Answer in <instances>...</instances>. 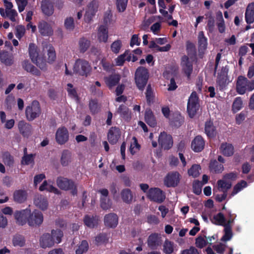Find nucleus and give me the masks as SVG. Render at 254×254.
I'll list each match as a JSON object with an SVG mask.
<instances>
[{
	"mask_svg": "<svg viewBox=\"0 0 254 254\" xmlns=\"http://www.w3.org/2000/svg\"><path fill=\"white\" fill-rule=\"evenodd\" d=\"M148 72L147 69L143 66L137 68L135 72V82L140 90H143L147 84L148 79Z\"/></svg>",
	"mask_w": 254,
	"mask_h": 254,
	"instance_id": "nucleus-1",
	"label": "nucleus"
},
{
	"mask_svg": "<svg viewBox=\"0 0 254 254\" xmlns=\"http://www.w3.org/2000/svg\"><path fill=\"white\" fill-rule=\"evenodd\" d=\"M56 182L57 186L61 189L65 190H70L72 195L77 194V186L72 180L60 176L58 177Z\"/></svg>",
	"mask_w": 254,
	"mask_h": 254,
	"instance_id": "nucleus-2",
	"label": "nucleus"
},
{
	"mask_svg": "<svg viewBox=\"0 0 254 254\" xmlns=\"http://www.w3.org/2000/svg\"><path fill=\"white\" fill-rule=\"evenodd\" d=\"M198 101V98L196 92H193L189 99L187 106V111L191 118L194 117L199 109Z\"/></svg>",
	"mask_w": 254,
	"mask_h": 254,
	"instance_id": "nucleus-3",
	"label": "nucleus"
},
{
	"mask_svg": "<svg viewBox=\"0 0 254 254\" xmlns=\"http://www.w3.org/2000/svg\"><path fill=\"white\" fill-rule=\"evenodd\" d=\"M91 70L89 63L84 60L77 59L73 66V71L80 75L87 76Z\"/></svg>",
	"mask_w": 254,
	"mask_h": 254,
	"instance_id": "nucleus-4",
	"label": "nucleus"
},
{
	"mask_svg": "<svg viewBox=\"0 0 254 254\" xmlns=\"http://www.w3.org/2000/svg\"><path fill=\"white\" fill-rule=\"evenodd\" d=\"M41 113V111L39 103L36 100L33 101L31 105L27 107L26 108V116L27 120L29 121H33L34 119L39 117Z\"/></svg>",
	"mask_w": 254,
	"mask_h": 254,
	"instance_id": "nucleus-5",
	"label": "nucleus"
},
{
	"mask_svg": "<svg viewBox=\"0 0 254 254\" xmlns=\"http://www.w3.org/2000/svg\"><path fill=\"white\" fill-rule=\"evenodd\" d=\"M147 197L153 201L160 203L164 201L165 194L160 189L154 188L149 190Z\"/></svg>",
	"mask_w": 254,
	"mask_h": 254,
	"instance_id": "nucleus-6",
	"label": "nucleus"
},
{
	"mask_svg": "<svg viewBox=\"0 0 254 254\" xmlns=\"http://www.w3.org/2000/svg\"><path fill=\"white\" fill-rule=\"evenodd\" d=\"M158 143L162 149L169 150L173 146V140L172 136L165 131L160 133L158 137Z\"/></svg>",
	"mask_w": 254,
	"mask_h": 254,
	"instance_id": "nucleus-7",
	"label": "nucleus"
},
{
	"mask_svg": "<svg viewBox=\"0 0 254 254\" xmlns=\"http://www.w3.org/2000/svg\"><path fill=\"white\" fill-rule=\"evenodd\" d=\"M43 221V216L42 213L35 210L30 214L28 219V223L30 226H36L40 225Z\"/></svg>",
	"mask_w": 254,
	"mask_h": 254,
	"instance_id": "nucleus-8",
	"label": "nucleus"
},
{
	"mask_svg": "<svg viewBox=\"0 0 254 254\" xmlns=\"http://www.w3.org/2000/svg\"><path fill=\"white\" fill-rule=\"evenodd\" d=\"M30 214V210L29 209L16 211L14 213L16 223L19 225H24L27 222H28V219Z\"/></svg>",
	"mask_w": 254,
	"mask_h": 254,
	"instance_id": "nucleus-9",
	"label": "nucleus"
},
{
	"mask_svg": "<svg viewBox=\"0 0 254 254\" xmlns=\"http://www.w3.org/2000/svg\"><path fill=\"white\" fill-rule=\"evenodd\" d=\"M98 2L96 0H93L89 3L84 17L86 22L89 23L91 21L98 10Z\"/></svg>",
	"mask_w": 254,
	"mask_h": 254,
	"instance_id": "nucleus-10",
	"label": "nucleus"
},
{
	"mask_svg": "<svg viewBox=\"0 0 254 254\" xmlns=\"http://www.w3.org/2000/svg\"><path fill=\"white\" fill-rule=\"evenodd\" d=\"M180 182V174L178 172L169 173L164 179V184L168 187H175Z\"/></svg>",
	"mask_w": 254,
	"mask_h": 254,
	"instance_id": "nucleus-11",
	"label": "nucleus"
},
{
	"mask_svg": "<svg viewBox=\"0 0 254 254\" xmlns=\"http://www.w3.org/2000/svg\"><path fill=\"white\" fill-rule=\"evenodd\" d=\"M56 139L59 144H64L68 140V132L65 127H60L56 133Z\"/></svg>",
	"mask_w": 254,
	"mask_h": 254,
	"instance_id": "nucleus-12",
	"label": "nucleus"
},
{
	"mask_svg": "<svg viewBox=\"0 0 254 254\" xmlns=\"http://www.w3.org/2000/svg\"><path fill=\"white\" fill-rule=\"evenodd\" d=\"M104 221L106 227L114 228L118 224V217L116 214L110 213L105 216Z\"/></svg>",
	"mask_w": 254,
	"mask_h": 254,
	"instance_id": "nucleus-13",
	"label": "nucleus"
},
{
	"mask_svg": "<svg viewBox=\"0 0 254 254\" xmlns=\"http://www.w3.org/2000/svg\"><path fill=\"white\" fill-rule=\"evenodd\" d=\"M40 247L43 249L51 248L54 245L55 241L49 233H45L40 238Z\"/></svg>",
	"mask_w": 254,
	"mask_h": 254,
	"instance_id": "nucleus-14",
	"label": "nucleus"
},
{
	"mask_svg": "<svg viewBox=\"0 0 254 254\" xmlns=\"http://www.w3.org/2000/svg\"><path fill=\"white\" fill-rule=\"evenodd\" d=\"M38 28L40 33L43 36H50L53 34V30L51 25L45 21H40Z\"/></svg>",
	"mask_w": 254,
	"mask_h": 254,
	"instance_id": "nucleus-15",
	"label": "nucleus"
},
{
	"mask_svg": "<svg viewBox=\"0 0 254 254\" xmlns=\"http://www.w3.org/2000/svg\"><path fill=\"white\" fill-rule=\"evenodd\" d=\"M107 137L111 144H116L121 137L120 129L118 127H112L108 131Z\"/></svg>",
	"mask_w": 254,
	"mask_h": 254,
	"instance_id": "nucleus-16",
	"label": "nucleus"
},
{
	"mask_svg": "<svg viewBox=\"0 0 254 254\" xmlns=\"http://www.w3.org/2000/svg\"><path fill=\"white\" fill-rule=\"evenodd\" d=\"M248 79L244 76H239L238 78L236 84V90L238 93L240 94H244L246 93L248 88Z\"/></svg>",
	"mask_w": 254,
	"mask_h": 254,
	"instance_id": "nucleus-17",
	"label": "nucleus"
},
{
	"mask_svg": "<svg viewBox=\"0 0 254 254\" xmlns=\"http://www.w3.org/2000/svg\"><path fill=\"white\" fill-rule=\"evenodd\" d=\"M162 241L161 238L157 234H152L148 238L147 244L152 250H155L157 247L161 245Z\"/></svg>",
	"mask_w": 254,
	"mask_h": 254,
	"instance_id": "nucleus-18",
	"label": "nucleus"
},
{
	"mask_svg": "<svg viewBox=\"0 0 254 254\" xmlns=\"http://www.w3.org/2000/svg\"><path fill=\"white\" fill-rule=\"evenodd\" d=\"M41 9L43 13L47 16L52 15L54 11L52 2L49 0H44L41 2Z\"/></svg>",
	"mask_w": 254,
	"mask_h": 254,
	"instance_id": "nucleus-19",
	"label": "nucleus"
},
{
	"mask_svg": "<svg viewBox=\"0 0 254 254\" xmlns=\"http://www.w3.org/2000/svg\"><path fill=\"white\" fill-rule=\"evenodd\" d=\"M181 64L183 70L189 78L192 70V64L187 56L185 55L182 57Z\"/></svg>",
	"mask_w": 254,
	"mask_h": 254,
	"instance_id": "nucleus-20",
	"label": "nucleus"
},
{
	"mask_svg": "<svg viewBox=\"0 0 254 254\" xmlns=\"http://www.w3.org/2000/svg\"><path fill=\"white\" fill-rule=\"evenodd\" d=\"M204 141L201 136H197L192 140L191 148L195 152H200L204 148Z\"/></svg>",
	"mask_w": 254,
	"mask_h": 254,
	"instance_id": "nucleus-21",
	"label": "nucleus"
},
{
	"mask_svg": "<svg viewBox=\"0 0 254 254\" xmlns=\"http://www.w3.org/2000/svg\"><path fill=\"white\" fill-rule=\"evenodd\" d=\"M13 197L15 202L21 203L26 201L27 193L26 190H16L13 193Z\"/></svg>",
	"mask_w": 254,
	"mask_h": 254,
	"instance_id": "nucleus-22",
	"label": "nucleus"
},
{
	"mask_svg": "<svg viewBox=\"0 0 254 254\" xmlns=\"http://www.w3.org/2000/svg\"><path fill=\"white\" fill-rule=\"evenodd\" d=\"M246 21L247 23L251 24L254 22V2L250 3L246 10Z\"/></svg>",
	"mask_w": 254,
	"mask_h": 254,
	"instance_id": "nucleus-23",
	"label": "nucleus"
},
{
	"mask_svg": "<svg viewBox=\"0 0 254 254\" xmlns=\"http://www.w3.org/2000/svg\"><path fill=\"white\" fill-rule=\"evenodd\" d=\"M144 118L145 121L149 126L155 127L156 126L157 122L155 118L150 109L148 108L146 110Z\"/></svg>",
	"mask_w": 254,
	"mask_h": 254,
	"instance_id": "nucleus-24",
	"label": "nucleus"
},
{
	"mask_svg": "<svg viewBox=\"0 0 254 254\" xmlns=\"http://www.w3.org/2000/svg\"><path fill=\"white\" fill-rule=\"evenodd\" d=\"M43 50L48 53V61L49 63H52L56 59V53L54 47L51 45L46 43L43 46Z\"/></svg>",
	"mask_w": 254,
	"mask_h": 254,
	"instance_id": "nucleus-25",
	"label": "nucleus"
},
{
	"mask_svg": "<svg viewBox=\"0 0 254 254\" xmlns=\"http://www.w3.org/2000/svg\"><path fill=\"white\" fill-rule=\"evenodd\" d=\"M22 67L27 72L34 75L37 76L40 75V71L27 60H25L22 62Z\"/></svg>",
	"mask_w": 254,
	"mask_h": 254,
	"instance_id": "nucleus-26",
	"label": "nucleus"
},
{
	"mask_svg": "<svg viewBox=\"0 0 254 254\" xmlns=\"http://www.w3.org/2000/svg\"><path fill=\"white\" fill-rule=\"evenodd\" d=\"M220 150L222 153L226 156H231L233 155L234 148L231 144L223 143L220 146Z\"/></svg>",
	"mask_w": 254,
	"mask_h": 254,
	"instance_id": "nucleus-27",
	"label": "nucleus"
},
{
	"mask_svg": "<svg viewBox=\"0 0 254 254\" xmlns=\"http://www.w3.org/2000/svg\"><path fill=\"white\" fill-rule=\"evenodd\" d=\"M105 81L107 85L110 87L116 85L120 80V76L118 74H112L108 77L104 78Z\"/></svg>",
	"mask_w": 254,
	"mask_h": 254,
	"instance_id": "nucleus-28",
	"label": "nucleus"
},
{
	"mask_svg": "<svg viewBox=\"0 0 254 254\" xmlns=\"http://www.w3.org/2000/svg\"><path fill=\"white\" fill-rule=\"evenodd\" d=\"M98 38L99 42H107L108 38V32L105 25H101L98 29Z\"/></svg>",
	"mask_w": 254,
	"mask_h": 254,
	"instance_id": "nucleus-29",
	"label": "nucleus"
},
{
	"mask_svg": "<svg viewBox=\"0 0 254 254\" xmlns=\"http://www.w3.org/2000/svg\"><path fill=\"white\" fill-rule=\"evenodd\" d=\"M35 204L41 209L44 210L48 207V201L44 196L38 195L34 199Z\"/></svg>",
	"mask_w": 254,
	"mask_h": 254,
	"instance_id": "nucleus-30",
	"label": "nucleus"
},
{
	"mask_svg": "<svg viewBox=\"0 0 254 254\" xmlns=\"http://www.w3.org/2000/svg\"><path fill=\"white\" fill-rule=\"evenodd\" d=\"M121 197L123 201L127 203L130 204L132 201L133 195L131 191L128 189H125L121 191Z\"/></svg>",
	"mask_w": 254,
	"mask_h": 254,
	"instance_id": "nucleus-31",
	"label": "nucleus"
},
{
	"mask_svg": "<svg viewBox=\"0 0 254 254\" xmlns=\"http://www.w3.org/2000/svg\"><path fill=\"white\" fill-rule=\"evenodd\" d=\"M71 153L67 150L63 151L61 157V163L63 166H67L71 162Z\"/></svg>",
	"mask_w": 254,
	"mask_h": 254,
	"instance_id": "nucleus-32",
	"label": "nucleus"
},
{
	"mask_svg": "<svg viewBox=\"0 0 254 254\" xmlns=\"http://www.w3.org/2000/svg\"><path fill=\"white\" fill-rule=\"evenodd\" d=\"M209 167L210 171L215 173H220L224 170L223 165L219 164L216 160H211Z\"/></svg>",
	"mask_w": 254,
	"mask_h": 254,
	"instance_id": "nucleus-33",
	"label": "nucleus"
},
{
	"mask_svg": "<svg viewBox=\"0 0 254 254\" xmlns=\"http://www.w3.org/2000/svg\"><path fill=\"white\" fill-rule=\"evenodd\" d=\"M18 126L20 132L24 135H26L31 132L32 127L29 124L21 121L18 123Z\"/></svg>",
	"mask_w": 254,
	"mask_h": 254,
	"instance_id": "nucleus-34",
	"label": "nucleus"
},
{
	"mask_svg": "<svg viewBox=\"0 0 254 254\" xmlns=\"http://www.w3.org/2000/svg\"><path fill=\"white\" fill-rule=\"evenodd\" d=\"M228 72V69L226 67H225L222 69V72L223 74L220 75L217 79V83L219 84L221 89H223L225 87L227 84V73Z\"/></svg>",
	"mask_w": 254,
	"mask_h": 254,
	"instance_id": "nucleus-35",
	"label": "nucleus"
},
{
	"mask_svg": "<svg viewBox=\"0 0 254 254\" xmlns=\"http://www.w3.org/2000/svg\"><path fill=\"white\" fill-rule=\"evenodd\" d=\"M184 122V118L180 114H175L171 121V125L176 127H180Z\"/></svg>",
	"mask_w": 254,
	"mask_h": 254,
	"instance_id": "nucleus-36",
	"label": "nucleus"
},
{
	"mask_svg": "<svg viewBox=\"0 0 254 254\" xmlns=\"http://www.w3.org/2000/svg\"><path fill=\"white\" fill-rule=\"evenodd\" d=\"M29 53L32 62H35L39 57L37 47L33 43H30L29 46Z\"/></svg>",
	"mask_w": 254,
	"mask_h": 254,
	"instance_id": "nucleus-37",
	"label": "nucleus"
},
{
	"mask_svg": "<svg viewBox=\"0 0 254 254\" xmlns=\"http://www.w3.org/2000/svg\"><path fill=\"white\" fill-rule=\"evenodd\" d=\"M24 237L19 234H16L12 239V243L15 247H23L25 245Z\"/></svg>",
	"mask_w": 254,
	"mask_h": 254,
	"instance_id": "nucleus-38",
	"label": "nucleus"
},
{
	"mask_svg": "<svg viewBox=\"0 0 254 254\" xmlns=\"http://www.w3.org/2000/svg\"><path fill=\"white\" fill-rule=\"evenodd\" d=\"M0 60L7 65H10L13 64L12 59L6 51H3L0 53Z\"/></svg>",
	"mask_w": 254,
	"mask_h": 254,
	"instance_id": "nucleus-39",
	"label": "nucleus"
},
{
	"mask_svg": "<svg viewBox=\"0 0 254 254\" xmlns=\"http://www.w3.org/2000/svg\"><path fill=\"white\" fill-rule=\"evenodd\" d=\"M90 45V41L84 37L79 39V46L80 52L84 53L87 50Z\"/></svg>",
	"mask_w": 254,
	"mask_h": 254,
	"instance_id": "nucleus-40",
	"label": "nucleus"
},
{
	"mask_svg": "<svg viewBox=\"0 0 254 254\" xmlns=\"http://www.w3.org/2000/svg\"><path fill=\"white\" fill-rule=\"evenodd\" d=\"M205 131L209 137H212L215 135L216 131L215 127L213 126V123L210 121L207 122L205 123Z\"/></svg>",
	"mask_w": 254,
	"mask_h": 254,
	"instance_id": "nucleus-41",
	"label": "nucleus"
},
{
	"mask_svg": "<svg viewBox=\"0 0 254 254\" xmlns=\"http://www.w3.org/2000/svg\"><path fill=\"white\" fill-rule=\"evenodd\" d=\"M225 218L224 215L220 212L216 215H214L213 219H211V221L213 223L216 225H224L225 223Z\"/></svg>",
	"mask_w": 254,
	"mask_h": 254,
	"instance_id": "nucleus-42",
	"label": "nucleus"
},
{
	"mask_svg": "<svg viewBox=\"0 0 254 254\" xmlns=\"http://www.w3.org/2000/svg\"><path fill=\"white\" fill-rule=\"evenodd\" d=\"M84 222L87 227L94 228L98 224V219L93 217H90V216L86 215L84 217Z\"/></svg>",
	"mask_w": 254,
	"mask_h": 254,
	"instance_id": "nucleus-43",
	"label": "nucleus"
},
{
	"mask_svg": "<svg viewBox=\"0 0 254 254\" xmlns=\"http://www.w3.org/2000/svg\"><path fill=\"white\" fill-rule=\"evenodd\" d=\"M51 235L52 236L55 243L59 244L62 241V238L63 237V233L59 229L52 230Z\"/></svg>",
	"mask_w": 254,
	"mask_h": 254,
	"instance_id": "nucleus-44",
	"label": "nucleus"
},
{
	"mask_svg": "<svg viewBox=\"0 0 254 254\" xmlns=\"http://www.w3.org/2000/svg\"><path fill=\"white\" fill-rule=\"evenodd\" d=\"M198 38L199 50H205L207 47V40L202 31L199 32Z\"/></svg>",
	"mask_w": 254,
	"mask_h": 254,
	"instance_id": "nucleus-45",
	"label": "nucleus"
},
{
	"mask_svg": "<svg viewBox=\"0 0 254 254\" xmlns=\"http://www.w3.org/2000/svg\"><path fill=\"white\" fill-rule=\"evenodd\" d=\"M89 108L92 114L98 113L100 110V106L95 100H91L89 101Z\"/></svg>",
	"mask_w": 254,
	"mask_h": 254,
	"instance_id": "nucleus-46",
	"label": "nucleus"
},
{
	"mask_svg": "<svg viewBox=\"0 0 254 254\" xmlns=\"http://www.w3.org/2000/svg\"><path fill=\"white\" fill-rule=\"evenodd\" d=\"M117 112L125 119H128L130 118L128 109L125 105H121L118 109Z\"/></svg>",
	"mask_w": 254,
	"mask_h": 254,
	"instance_id": "nucleus-47",
	"label": "nucleus"
},
{
	"mask_svg": "<svg viewBox=\"0 0 254 254\" xmlns=\"http://www.w3.org/2000/svg\"><path fill=\"white\" fill-rule=\"evenodd\" d=\"M112 201L107 197H101L100 199V206L105 210L109 209L112 207Z\"/></svg>",
	"mask_w": 254,
	"mask_h": 254,
	"instance_id": "nucleus-48",
	"label": "nucleus"
},
{
	"mask_svg": "<svg viewBox=\"0 0 254 254\" xmlns=\"http://www.w3.org/2000/svg\"><path fill=\"white\" fill-rule=\"evenodd\" d=\"M200 170V167L199 165L194 164L189 170H188V174L190 176L196 178L199 175Z\"/></svg>",
	"mask_w": 254,
	"mask_h": 254,
	"instance_id": "nucleus-49",
	"label": "nucleus"
},
{
	"mask_svg": "<svg viewBox=\"0 0 254 254\" xmlns=\"http://www.w3.org/2000/svg\"><path fill=\"white\" fill-rule=\"evenodd\" d=\"M174 251L173 243L168 240H166L163 245V252L166 254H171Z\"/></svg>",
	"mask_w": 254,
	"mask_h": 254,
	"instance_id": "nucleus-50",
	"label": "nucleus"
},
{
	"mask_svg": "<svg viewBox=\"0 0 254 254\" xmlns=\"http://www.w3.org/2000/svg\"><path fill=\"white\" fill-rule=\"evenodd\" d=\"M108 238L107 235L105 233H101L95 238V243L97 245H100L107 243Z\"/></svg>",
	"mask_w": 254,
	"mask_h": 254,
	"instance_id": "nucleus-51",
	"label": "nucleus"
},
{
	"mask_svg": "<svg viewBox=\"0 0 254 254\" xmlns=\"http://www.w3.org/2000/svg\"><path fill=\"white\" fill-rule=\"evenodd\" d=\"M217 184H218V188H221V191H223V190H225V192L226 193L227 192V190L230 189L231 186H232V184L230 182H226V181H225L224 180H219L218 182H217Z\"/></svg>",
	"mask_w": 254,
	"mask_h": 254,
	"instance_id": "nucleus-52",
	"label": "nucleus"
},
{
	"mask_svg": "<svg viewBox=\"0 0 254 254\" xmlns=\"http://www.w3.org/2000/svg\"><path fill=\"white\" fill-rule=\"evenodd\" d=\"M146 101L148 104H150L154 100V95L153 90L150 84H148L147 86L146 91L145 93Z\"/></svg>",
	"mask_w": 254,
	"mask_h": 254,
	"instance_id": "nucleus-53",
	"label": "nucleus"
},
{
	"mask_svg": "<svg viewBox=\"0 0 254 254\" xmlns=\"http://www.w3.org/2000/svg\"><path fill=\"white\" fill-rule=\"evenodd\" d=\"M35 155L30 154L29 155H24L22 158L21 164L22 165H29L30 164H34V158Z\"/></svg>",
	"mask_w": 254,
	"mask_h": 254,
	"instance_id": "nucleus-54",
	"label": "nucleus"
},
{
	"mask_svg": "<svg viewBox=\"0 0 254 254\" xmlns=\"http://www.w3.org/2000/svg\"><path fill=\"white\" fill-rule=\"evenodd\" d=\"M88 249V244L86 241H82L80 245L76 250V254H83L87 251Z\"/></svg>",
	"mask_w": 254,
	"mask_h": 254,
	"instance_id": "nucleus-55",
	"label": "nucleus"
},
{
	"mask_svg": "<svg viewBox=\"0 0 254 254\" xmlns=\"http://www.w3.org/2000/svg\"><path fill=\"white\" fill-rule=\"evenodd\" d=\"M178 72V67L175 65H172L171 66L170 69L169 70L166 71L165 72L163 73L164 76L166 78H169V74H171L172 75V77L176 76Z\"/></svg>",
	"mask_w": 254,
	"mask_h": 254,
	"instance_id": "nucleus-56",
	"label": "nucleus"
},
{
	"mask_svg": "<svg viewBox=\"0 0 254 254\" xmlns=\"http://www.w3.org/2000/svg\"><path fill=\"white\" fill-rule=\"evenodd\" d=\"M128 0H116V4L119 12H124L127 7Z\"/></svg>",
	"mask_w": 254,
	"mask_h": 254,
	"instance_id": "nucleus-57",
	"label": "nucleus"
},
{
	"mask_svg": "<svg viewBox=\"0 0 254 254\" xmlns=\"http://www.w3.org/2000/svg\"><path fill=\"white\" fill-rule=\"evenodd\" d=\"M247 183L245 181H241L240 183L237 184L234 187L232 195L236 194L238 192L240 191L243 188L246 187Z\"/></svg>",
	"mask_w": 254,
	"mask_h": 254,
	"instance_id": "nucleus-58",
	"label": "nucleus"
},
{
	"mask_svg": "<svg viewBox=\"0 0 254 254\" xmlns=\"http://www.w3.org/2000/svg\"><path fill=\"white\" fill-rule=\"evenodd\" d=\"M16 36L18 39H20L25 34V27L21 25H19L16 26Z\"/></svg>",
	"mask_w": 254,
	"mask_h": 254,
	"instance_id": "nucleus-59",
	"label": "nucleus"
},
{
	"mask_svg": "<svg viewBox=\"0 0 254 254\" xmlns=\"http://www.w3.org/2000/svg\"><path fill=\"white\" fill-rule=\"evenodd\" d=\"M122 43L120 40H117L114 42L111 46V48L113 52L115 54H118L121 48Z\"/></svg>",
	"mask_w": 254,
	"mask_h": 254,
	"instance_id": "nucleus-60",
	"label": "nucleus"
},
{
	"mask_svg": "<svg viewBox=\"0 0 254 254\" xmlns=\"http://www.w3.org/2000/svg\"><path fill=\"white\" fill-rule=\"evenodd\" d=\"M187 50L188 51V55L190 56H193L196 54V50L194 45L189 41L187 42Z\"/></svg>",
	"mask_w": 254,
	"mask_h": 254,
	"instance_id": "nucleus-61",
	"label": "nucleus"
},
{
	"mask_svg": "<svg viewBox=\"0 0 254 254\" xmlns=\"http://www.w3.org/2000/svg\"><path fill=\"white\" fill-rule=\"evenodd\" d=\"M64 25L67 30L69 31L73 30L74 28V23L73 18L70 17L67 18L65 20Z\"/></svg>",
	"mask_w": 254,
	"mask_h": 254,
	"instance_id": "nucleus-62",
	"label": "nucleus"
},
{
	"mask_svg": "<svg viewBox=\"0 0 254 254\" xmlns=\"http://www.w3.org/2000/svg\"><path fill=\"white\" fill-rule=\"evenodd\" d=\"M36 61L33 62V63L35 64L37 66L39 67L42 70H45L46 69V63L45 60L38 57L36 58Z\"/></svg>",
	"mask_w": 254,
	"mask_h": 254,
	"instance_id": "nucleus-63",
	"label": "nucleus"
},
{
	"mask_svg": "<svg viewBox=\"0 0 254 254\" xmlns=\"http://www.w3.org/2000/svg\"><path fill=\"white\" fill-rule=\"evenodd\" d=\"M206 245L207 242L202 237L199 236L196 238L195 245L197 248L202 249Z\"/></svg>",
	"mask_w": 254,
	"mask_h": 254,
	"instance_id": "nucleus-64",
	"label": "nucleus"
}]
</instances>
